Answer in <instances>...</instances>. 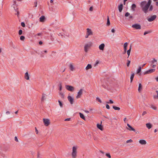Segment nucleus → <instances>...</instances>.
I'll return each mask as SVG.
<instances>
[{"label": "nucleus", "mask_w": 158, "mask_h": 158, "mask_svg": "<svg viewBox=\"0 0 158 158\" xmlns=\"http://www.w3.org/2000/svg\"><path fill=\"white\" fill-rule=\"evenodd\" d=\"M151 107L154 110H156V108H157L155 107V106H153V105H152V106H151Z\"/></svg>", "instance_id": "53"}, {"label": "nucleus", "mask_w": 158, "mask_h": 158, "mask_svg": "<svg viewBox=\"0 0 158 158\" xmlns=\"http://www.w3.org/2000/svg\"><path fill=\"white\" fill-rule=\"evenodd\" d=\"M79 115H80V117L81 118L83 119L84 120H85V117L84 115L81 113H80V112L79 113Z\"/></svg>", "instance_id": "22"}, {"label": "nucleus", "mask_w": 158, "mask_h": 158, "mask_svg": "<svg viewBox=\"0 0 158 158\" xmlns=\"http://www.w3.org/2000/svg\"><path fill=\"white\" fill-rule=\"evenodd\" d=\"M41 53L43 54L44 53H47V50H45V51H41Z\"/></svg>", "instance_id": "52"}, {"label": "nucleus", "mask_w": 158, "mask_h": 158, "mask_svg": "<svg viewBox=\"0 0 158 158\" xmlns=\"http://www.w3.org/2000/svg\"><path fill=\"white\" fill-rule=\"evenodd\" d=\"M136 7V5L135 4H133L131 6V9L132 10L134 11Z\"/></svg>", "instance_id": "24"}, {"label": "nucleus", "mask_w": 158, "mask_h": 158, "mask_svg": "<svg viewBox=\"0 0 158 158\" xmlns=\"http://www.w3.org/2000/svg\"><path fill=\"white\" fill-rule=\"evenodd\" d=\"M35 132H36V133L37 134L38 133V131L37 129L36 128V127H35Z\"/></svg>", "instance_id": "63"}, {"label": "nucleus", "mask_w": 158, "mask_h": 158, "mask_svg": "<svg viewBox=\"0 0 158 158\" xmlns=\"http://www.w3.org/2000/svg\"><path fill=\"white\" fill-rule=\"evenodd\" d=\"M94 139L95 140H98V138L95 136H94Z\"/></svg>", "instance_id": "59"}, {"label": "nucleus", "mask_w": 158, "mask_h": 158, "mask_svg": "<svg viewBox=\"0 0 158 158\" xmlns=\"http://www.w3.org/2000/svg\"><path fill=\"white\" fill-rule=\"evenodd\" d=\"M39 45H42L43 44V42L42 41H40L39 42Z\"/></svg>", "instance_id": "57"}, {"label": "nucleus", "mask_w": 158, "mask_h": 158, "mask_svg": "<svg viewBox=\"0 0 158 158\" xmlns=\"http://www.w3.org/2000/svg\"><path fill=\"white\" fill-rule=\"evenodd\" d=\"M68 99L71 104L73 103L74 99L71 96H69L68 97Z\"/></svg>", "instance_id": "10"}, {"label": "nucleus", "mask_w": 158, "mask_h": 158, "mask_svg": "<svg viewBox=\"0 0 158 158\" xmlns=\"http://www.w3.org/2000/svg\"><path fill=\"white\" fill-rule=\"evenodd\" d=\"M15 140L17 142H18L19 140L18 139V138L16 136H15Z\"/></svg>", "instance_id": "50"}, {"label": "nucleus", "mask_w": 158, "mask_h": 158, "mask_svg": "<svg viewBox=\"0 0 158 158\" xmlns=\"http://www.w3.org/2000/svg\"><path fill=\"white\" fill-rule=\"evenodd\" d=\"M156 18V16L155 15H153L150 17H148L147 20L149 22H151L154 21Z\"/></svg>", "instance_id": "6"}, {"label": "nucleus", "mask_w": 158, "mask_h": 158, "mask_svg": "<svg viewBox=\"0 0 158 158\" xmlns=\"http://www.w3.org/2000/svg\"><path fill=\"white\" fill-rule=\"evenodd\" d=\"M131 48H132V46L131 45L129 49L127 51V54L128 56L127 58H128V57H129V56L130 55V54Z\"/></svg>", "instance_id": "19"}, {"label": "nucleus", "mask_w": 158, "mask_h": 158, "mask_svg": "<svg viewBox=\"0 0 158 158\" xmlns=\"http://www.w3.org/2000/svg\"><path fill=\"white\" fill-rule=\"evenodd\" d=\"M104 44H102L99 46V48L100 50H103L104 49Z\"/></svg>", "instance_id": "16"}, {"label": "nucleus", "mask_w": 158, "mask_h": 158, "mask_svg": "<svg viewBox=\"0 0 158 158\" xmlns=\"http://www.w3.org/2000/svg\"><path fill=\"white\" fill-rule=\"evenodd\" d=\"M58 102L59 103V105L60 107H63V104L61 101H60V100H59L58 101Z\"/></svg>", "instance_id": "35"}, {"label": "nucleus", "mask_w": 158, "mask_h": 158, "mask_svg": "<svg viewBox=\"0 0 158 158\" xmlns=\"http://www.w3.org/2000/svg\"><path fill=\"white\" fill-rule=\"evenodd\" d=\"M155 69H151L146 71L143 73V75H146L148 74L151 73L155 71Z\"/></svg>", "instance_id": "5"}, {"label": "nucleus", "mask_w": 158, "mask_h": 158, "mask_svg": "<svg viewBox=\"0 0 158 158\" xmlns=\"http://www.w3.org/2000/svg\"><path fill=\"white\" fill-rule=\"evenodd\" d=\"M92 68V65L91 64H88L86 67L85 69L86 70H88L89 69H91Z\"/></svg>", "instance_id": "21"}, {"label": "nucleus", "mask_w": 158, "mask_h": 158, "mask_svg": "<svg viewBox=\"0 0 158 158\" xmlns=\"http://www.w3.org/2000/svg\"><path fill=\"white\" fill-rule=\"evenodd\" d=\"M97 127L98 128L101 130L102 131L103 130V127L101 125V124H100L99 123H98L97 124Z\"/></svg>", "instance_id": "15"}, {"label": "nucleus", "mask_w": 158, "mask_h": 158, "mask_svg": "<svg viewBox=\"0 0 158 158\" xmlns=\"http://www.w3.org/2000/svg\"><path fill=\"white\" fill-rule=\"evenodd\" d=\"M34 3V4H35V7H36L37 6V2L36 1V2H35Z\"/></svg>", "instance_id": "55"}, {"label": "nucleus", "mask_w": 158, "mask_h": 158, "mask_svg": "<svg viewBox=\"0 0 158 158\" xmlns=\"http://www.w3.org/2000/svg\"><path fill=\"white\" fill-rule=\"evenodd\" d=\"M128 45V43L127 42L125 43L123 45V47L127 48Z\"/></svg>", "instance_id": "45"}, {"label": "nucleus", "mask_w": 158, "mask_h": 158, "mask_svg": "<svg viewBox=\"0 0 158 158\" xmlns=\"http://www.w3.org/2000/svg\"><path fill=\"white\" fill-rule=\"evenodd\" d=\"M43 122L44 125L46 126H48L50 123V120L48 119V118H43Z\"/></svg>", "instance_id": "4"}, {"label": "nucleus", "mask_w": 158, "mask_h": 158, "mask_svg": "<svg viewBox=\"0 0 158 158\" xmlns=\"http://www.w3.org/2000/svg\"><path fill=\"white\" fill-rule=\"evenodd\" d=\"M142 85L141 83L139 84L138 90L140 92L142 89Z\"/></svg>", "instance_id": "23"}, {"label": "nucleus", "mask_w": 158, "mask_h": 158, "mask_svg": "<svg viewBox=\"0 0 158 158\" xmlns=\"http://www.w3.org/2000/svg\"><path fill=\"white\" fill-rule=\"evenodd\" d=\"M21 25L23 27H25V24L24 22H22L21 23Z\"/></svg>", "instance_id": "41"}, {"label": "nucleus", "mask_w": 158, "mask_h": 158, "mask_svg": "<svg viewBox=\"0 0 158 158\" xmlns=\"http://www.w3.org/2000/svg\"><path fill=\"white\" fill-rule=\"evenodd\" d=\"M123 4H121L120 5L118 6V10L120 12H122L123 9Z\"/></svg>", "instance_id": "14"}, {"label": "nucleus", "mask_w": 158, "mask_h": 158, "mask_svg": "<svg viewBox=\"0 0 158 158\" xmlns=\"http://www.w3.org/2000/svg\"><path fill=\"white\" fill-rule=\"evenodd\" d=\"M14 8L15 11L17 12V13H15V15H17L18 16V15H19V10H18V8H17L16 9H15V7Z\"/></svg>", "instance_id": "31"}, {"label": "nucleus", "mask_w": 158, "mask_h": 158, "mask_svg": "<svg viewBox=\"0 0 158 158\" xmlns=\"http://www.w3.org/2000/svg\"><path fill=\"white\" fill-rule=\"evenodd\" d=\"M45 20V17L44 16L42 15L40 18V21L41 22H44Z\"/></svg>", "instance_id": "13"}, {"label": "nucleus", "mask_w": 158, "mask_h": 158, "mask_svg": "<svg viewBox=\"0 0 158 158\" xmlns=\"http://www.w3.org/2000/svg\"><path fill=\"white\" fill-rule=\"evenodd\" d=\"M106 103H107L112 104L114 102L111 100L110 99L109 100V102H106Z\"/></svg>", "instance_id": "44"}, {"label": "nucleus", "mask_w": 158, "mask_h": 158, "mask_svg": "<svg viewBox=\"0 0 158 158\" xmlns=\"http://www.w3.org/2000/svg\"><path fill=\"white\" fill-rule=\"evenodd\" d=\"M153 6H152V5H151L149 7V8L148 9V11H152V10H153Z\"/></svg>", "instance_id": "30"}, {"label": "nucleus", "mask_w": 158, "mask_h": 158, "mask_svg": "<svg viewBox=\"0 0 158 158\" xmlns=\"http://www.w3.org/2000/svg\"><path fill=\"white\" fill-rule=\"evenodd\" d=\"M92 44V43H90L89 44H87L85 45L84 47V51L85 52H88V48L91 46Z\"/></svg>", "instance_id": "9"}, {"label": "nucleus", "mask_w": 158, "mask_h": 158, "mask_svg": "<svg viewBox=\"0 0 158 158\" xmlns=\"http://www.w3.org/2000/svg\"><path fill=\"white\" fill-rule=\"evenodd\" d=\"M156 92L157 93V98L158 99V91L156 90Z\"/></svg>", "instance_id": "64"}, {"label": "nucleus", "mask_w": 158, "mask_h": 158, "mask_svg": "<svg viewBox=\"0 0 158 158\" xmlns=\"http://www.w3.org/2000/svg\"><path fill=\"white\" fill-rule=\"evenodd\" d=\"M102 86L104 88H105V89H106V87H106V85H102Z\"/></svg>", "instance_id": "61"}, {"label": "nucleus", "mask_w": 158, "mask_h": 158, "mask_svg": "<svg viewBox=\"0 0 158 158\" xmlns=\"http://www.w3.org/2000/svg\"><path fill=\"white\" fill-rule=\"evenodd\" d=\"M139 143L142 145L146 144L147 143L146 141L144 140H140L139 141Z\"/></svg>", "instance_id": "17"}, {"label": "nucleus", "mask_w": 158, "mask_h": 158, "mask_svg": "<svg viewBox=\"0 0 158 158\" xmlns=\"http://www.w3.org/2000/svg\"><path fill=\"white\" fill-rule=\"evenodd\" d=\"M142 69V68L141 66H139L138 69H137V71L136 73L137 74H139V73L141 71V70Z\"/></svg>", "instance_id": "27"}, {"label": "nucleus", "mask_w": 158, "mask_h": 158, "mask_svg": "<svg viewBox=\"0 0 158 158\" xmlns=\"http://www.w3.org/2000/svg\"><path fill=\"white\" fill-rule=\"evenodd\" d=\"M151 0H148L147 2L146 1H143L140 3V6L142 11L146 14L148 12V9L150 6L151 5Z\"/></svg>", "instance_id": "1"}, {"label": "nucleus", "mask_w": 158, "mask_h": 158, "mask_svg": "<svg viewBox=\"0 0 158 158\" xmlns=\"http://www.w3.org/2000/svg\"><path fill=\"white\" fill-rule=\"evenodd\" d=\"M45 95L44 94H42V96L41 99V101H43L45 99Z\"/></svg>", "instance_id": "32"}, {"label": "nucleus", "mask_w": 158, "mask_h": 158, "mask_svg": "<svg viewBox=\"0 0 158 158\" xmlns=\"http://www.w3.org/2000/svg\"><path fill=\"white\" fill-rule=\"evenodd\" d=\"M133 18V16L132 15H130L129 17L128 20L130 21Z\"/></svg>", "instance_id": "47"}, {"label": "nucleus", "mask_w": 158, "mask_h": 158, "mask_svg": "<svg viewBox=\"0 0 158 158\" xmlns=\"http://www.w3.org/2000/svg\"><path fill=\"white\" fill-rule=\"evenodd\" d=\"M113 108L115 110H119L120 109V108L118 107H117L116 106H113Z\"/></svg>", "instance_id": "25"}, {"label": "nucleus", "mask_w": 158, "mask_h": 158, "mask_svg": "<svg viewBox=\"0 0 158 158\" xmlns=\"http://www.w3.org/2000/svg\"><path fill=\"white\" fill-rule=\"evenodd\" d=\"M59 94L61 96V97L63 98H64V95L63 93H62L61 92H59Z\"/></svg>", "instance_id": "34"}, {"label": "nucleus", "mask_w": 158, "mask_h": 158, "mask_svg": "<svg viewBox=\"0 0 158 158\" xmlns=\"http://www.w3.org/2000/svg\"><path fill=\"white\" fill-rule=\"evenodd\" d=\"M111 31L112 33H114L115 32V30L114 29H112L111 30Z\"/></svg>", "instance_id": "60"}, {"label": "nucleus", "mask_w": 158, "mask_h": 158, "mask_svg": "<svg viewBox=\"0 0 158 158\" xmlns=\"http://www.w3.org/2000/svg\"><path fill=\"white\" fill-rule=\"evenodd\" d=\"M59 90L60 91H61L62 90V86L61 83H60L59 84Z\"/></svg>", "instance_id": "38"}, {"label": "nucleus", "mask_w": 158, "mask_h": 158, "mask_svg": "<svg viewBox=\"0 0 158 158\" xmlns=\"http://www.w3.org/2000/svg\"><path fill=\"white\" fill-rule=\"evenodd\" d=\"M6 114H10V112L9 111H6Z\"/></svg>", "instance_id": "58"}, {"label": "nucleus", "mask_w": 158, "mask_h": 158, "mask_svg": "<svg viewBox=\"0 0 158 158\" xmlns=\"http://www.w3.org/2000/svg\"><path fill=\"white\" fill-rule=\"evenodd\" d=\"M130 13L128 12H126L125 14V17H128V16L129 15H130Z\"/></svg>", "instance_id": "43"}, {"label": "nucleus", "mask_w": 158, "mask_h": 158, "mask_svg": "<svg viewBox=\"0 0 158 158\" xmlns=\"http://www.w3.org/2000/svg\"><path fill=\"white\" fill-rule=\"evenodd\" d=\"M25 39V37L24 36L22 35L20 37V40H21L23 41Z\"/></svg>", "instance_id": "36"}, {"label": "nucleus", "mask_w": 158, "mask_h": 158, "mask_svg": "<svg viewBox=\"0 0 158 158\" xmlns=\"http://www.w3.org/2000/svg\"><path fill=\"white\" fill-rule=\"evenodd\" d=\"M127 67H129L130 65V64L131 61H130V60H127Z\"/></svg>", "instance_id": "37"}, {"label": "nucleus", "mask_w": 158, "mask_h": 158, "mask_svg": "<svg viewBox=\"0 0 158 158\" xmlns=\"http://www.w3.org/2000/svg\"><path fill=\"white\" fill-rule=\"evenodd\" d=\"M132 27L136 29H140L141 28V26L138 23L135 24L132 26Z\"/></svg>", "instance_id": "7"}, {"label": "nucleus", "mask_w": 158, "mask_h": 158, "mask_svg": "<svg viewBox=\"0 0 158 158\" xmlns=\"http://www.w3.org/2000/svg\"><path fill=\"white\" fill-rule=\"evenodd\" d=\"M146 127L148 129L151 128L152 127V125L150 123H147L146 124Z\"/></svg>", "instance_id": "20"}, {"label": "nucleus", "mask_w": 158, "mask_h": 158, "mask_svg": "<svg viewBox=\"0 0 158 158\" xmlns=\"http://www.w3.org/2000/svg\"><path fill=\"white\" fill-rule=\"evenodd\" d=\"M127 126L128 127V128H127V129L130 131H132L134 132L135 131V129L133 128L131 126H130L129 124H127Z\"/></svg>", "instance_id": "11"}, {"label": "nucleus", "mask_w": 158, "mask_h": 158, "mask_svg": "<svg viewBox=\"0 0 158 158\" xmlns=\"http://www.w3.org/2000/svg\"><path fill=\"white\" fill-rule=\"evenodd\" d=\"M157 61L156 60L155 58H153V60L151 62L152 63H154L155 62H156Z\"/></svg>", "instance_id": "48"}, {"label": "nucleus", "mask_w": 158, "mask_h": 158, "mask_svg": "<svg viewBox=\"0 0 158 158\" xmlns=\"http://www.w3.org/2000/svg\"><path fill=\"white\" fill-rule=\"evenodd\" d=\"M89 35H88V34H87V33H86V34L85 36V38H88Z\"/></svg>", "instance_id": "62"}, {"label": "nucleus", "mask_w": 158, "mask_h": 158, "mask_svg": "<svg viewBox=\"0 0 158 158\" xmlns=\"http://www.w3.org/2000/svg\"><path fill=\"white\" fill-rule=\"evenodd\" d=\"M69 68L72 71H73L74 69V67H73V65L72 64H70Z\"/></svg>", "instance_id": "26"}, {"label": "nucleus", "mask_w": 158, "mask_h": 158, "mask_svg": "<svg viewBox=\"0 0 158 158\" xmlns=\"http://www.w3.org/2000/svg\"><path fill=\"white\" fill-rule=\"evenodd\" d=\"M132 142H133L132 140L131 139H130V140H127L126 141V143H128L130 142V143Z\"/></svg>", "instance_id": "46"}, {"label": "nucleus", "mask_w": 158, "mask_h": 158, "mask_svg": "<svg viewBox=\"0 0 158 158\" xmlns=\"http://www.w3.org/2000/svg\"><path fill=\"white\" fill-rule=\"evenodd\" d=\"M110 24V21L109 20V16H107V22L106 23V25L107 26H109Z\"/></svg>", "instance_id": "29"}, {"label": "nucleus", "mask_w": 158, "mask_h": 158, "mask_svg": "<svg viewBox=\"0 0 158 158\" xmlns=\"http://www.w3.org/2000/svg\"><path fill=\"white\" fill-rule=\"evenodd\" d=\"M152 31H145L144 33V35H145L147 34L150 33Z\"/></svg>", "instance_id": "33"}, {"label": "nucleus", "mask_w": 158, "mask_h": 158, "mask_svg": "<svg viewBox=\"0 0 158 158\" xmlns=\"http://www.w3.org/2000/svg\"><path fill=\"white\" fill-rule=\"evenodd\" d=\"M86 33L88 34V35H93V32L91 29L88 28L86 29Z\"/></svg>", "instance_id": "12"}, {"label": "nucleus", "mask_w": 158, "mask_h": 158, "mask_svg": "<svg viewBox=\"0 0 158 158\" xmlns=\"http://www.w3.org/2000/svg\"><path fill=\"white\" fill-rule=\"evenodd\" d=\"M106 156L107 157H108L109 158H110L111 157V156L110 154L109 153H106Z\"/></svg>", "instance_id": "40"}, {"label": "nucleus", "mask_w": 158, "mask_h": 158, "mask_svg": "<svg viewBox=\"0 0 158 158\" xmlns=\"http://www.w3.org/2000/svg\"><path fill=\"white\" fill-rule=\"evenodd\" d=\"M134 75H135V74L134 73H132L131 75V76L130 77V80H131V83L132 82V81L133 80V78L134 77Z\"/></svg>", "instance_id": "28"}, {"label": "nucleus", "mask_w": 158, "mask_h": 158, "mask_svg": "<svg viewBox=\"0 0 158 158\" xmlns=\"http://www.w3.org/2000/svg\"><path fill=\"white\" fill-rule=\"evenodd\" d=\"M83 89H81L80 90L78 91L77 93V95L76 97L77 98H80L81 97V95L83 93Z\"/></svg>", "instance_id": "8"}, {"label": "nucleus", "mask_w": 158, "mask_h": 158, "mask_svg": "<svg viewBox=\"0 0 158 158\" xmlns=\"http://www.w3.org/2000/svg\"><path fill=\"white\" fill-rule=\"evenodd\" d=\"M77 147L75 146H73L72 148V156L73 158H76L77 156Z\"/></svg>", "instance_id": "2"}, {"label": "nucleus", "mask_w": 158, "mask_h": 158, "mask_svg": "<svg viewBox=\"0 0 158 158\" xmlns=\"http://www.w3.org/2000/svg\"><path fill=\"white\" fill-rule=\"evenodd\" d=\"M65 88L67 90L71 92H73L74 89V88L73 86L69 85H66Z\"/></svg>", "instance_id": "3"}, {"label": "nucleus", "mask_w": 158, "mask_h": 158, "mask_svg": "<svg viewBox=\"0 0 158 158\" xmlns=\"http://www.w3.org/2000/svg\"><path fill=\"white\" fill-rule=\"evenodd\" d=\"M93 10V6H91L89 8V10L90 11H92Z\"/></svg>", "instance_id": "54"}, {"label": "nucleus", "mask_w": 158, "mask_h": 158, "mask_svg": "<svg viewBox=\"0 0 158 158\" xmlns=\"http://www.w3.org/2000/svg\"><path fill=\"white\" fill-rule=\"evenodd\" d=\"M106 108L108 109H110V107L107 104L106 105Z\"/></svg>", "instance_id": "49"}, {"label": "nucleus", "mask_w": 158, "mask_h": 158, "mask_svg": "<svg viewBox=\"0 0 158 158\" xmlns=\"http://www.w3.org/2000/svg\"><path fill=\"white\" fill-rule=\"evenodd\" d=\"M71 118H67L65 119V121H70L71 120Z\"/></svg>", "instance_id": "51"}, {"label": "nucleus", "mask_w": 158, "mask_h": 158, "mask_svg": "<svg viewBox=\"0 0 158 158\" xmlns=\"http://www.w3.org/2000/svg\"><path fill=\"white\" fill-rule=\"evenodd\" d=\"M147 113L146 111H144L142 113V115L143 116Z\"/></svg>", "instance_id": "56"}, {"label": "nucleus", "mask_w": 158, "mask_h": 158, "mask_svg": "<svg viewBox=\"0 0 158 158\" xmlns=\"http://www.w3.org/2000/svg\"><path fill=\"white\" fill-rule=\"evenodd\" d=\"M96 100L97 101H98L100 103H102V102L101 100L100 99V98H98V97L97 98Z\"/></svg>", "instance_id": "39"}, {"label": "nucleus", "mask_w": 158, "mask_h": 158, "mask_svg": "<svg viewBox=\"0 0 158 158\" xmlns=\"http://www.w3.org/2000/svg\"><path fill=\"white\" fill-rule=\"evenodd\" d=\"M24 78L27 80H29V77L27 72L25 73Z\"/></svg>", "instance_id": "18"}, {"label": "nucleus", "mask_w": 158, "mask_h": 158, "mask_svg": "<svg viewBox=\"0 0 158 158\" xmlns=\"http://www.w3.org/2000/svg\"><path fill=\"white\" fill-rule=\"evenodd\" d=\"M22 32H23V31H22V30H19V32H18L19 34V35H22Z\"/></svg>", "instance_id": "42"}]
</instances>
